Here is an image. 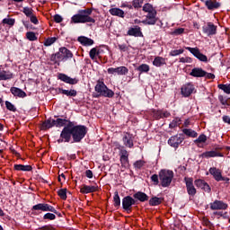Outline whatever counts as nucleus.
Masks as SVG:
<instances>
[{
  "mask_svg": "<svg viewBox=\"0 0 230 230\" xmlns=\"http://www.w3.org/2000/svg\"><path fill=\"white\" fill-rule=\"evenodd\" d=\"M163 200H164V198L154 196L149 199V206H161V204H163Z\"/></svg>",
  "mask_w": 230,
  "mask_h": 230,
  "instance_id": "34",
  "label": "nucleus"
},
{
  "mask_svg": "<svg viewBox=\"0 0 230 230\" xmlns=\"http://www.w3.org/2000/svg\"><path fill=\"white\" fill-rule=\"evenodd\" d=\"M145 164H146V162H145V160H137L133 164V166L135 170H141V168H143Z\"/></svg>",
  "mask_w": 230,
  "mask_h": 230,
  "instance_id": "41",
  "label": "nucleus"
},
{
  "mask_svg": "<svg viewBox=\"0 0 230 230\" xmlns=\"http://www.w3.org/2000/svg\"><path fill=\"white\" fill-rule=\"evenodd\" d=\"M10 91L13 96H17L18 98H26L27 96L26 93L21 88L13 86L11 87Z\"/></svg>",
  "mask_w": 230,
  "mask_h": 230,
  "instance_id": "30",
  "label": "nucleus"
},
{
  "mask_svg": "<svg viewBox=\"0 0 230 230\" xmlns=\"http://www.w3.org/2000/svg\"><path fill=\"white\" fill-rule=\"evenodd\" d=\"M85 175H86V177H87L88 179H93V171H91V170H86V171H85Z\"/></svg>",
  "mask_w": 230,
  "mask_h": 230,
  "instance_id": "61",
  "label": "nucleus"
},
{
  "mask_svg": "<svg viewBox=\"0 0 230 230\" xmlns=\"http://www.w3.org/2000/svg\"><path fill=\"white\" fill-rule=\"evenodd\" d=\"M58 195L62 200H67V189L58 190Z\"/></svg>",
  "mask_w": 230,
  "mask_h": 230,
  "instance_id": "40",
  "label": "nucleus"
},
{
  "mask_svg": "<svg viewBox=\"0 0 230 230\" xmlns=\"http://www.w3.org/2000/svg\"><path fill=\"white\" fill-rule=\"evenodd\" d=\"M58 80H60L61 82H64L65 84H69V85H76L78 82H80V79L75 77H70L69 75L64 74V73H59L58 74Z\"/></svg>",
  "mask_w": 230,
  "mask_h": 230,
  "instance_id": "12",
  "label": "nucleus"
},
{
  "mask_svg": "<svg viewBox=\"0 0 230 230\" xmlns=\"http://www.w3.org/2000/svg\"><path fill=\"white\" fill-rule=\"evenodd\" d=\"M54 21L57 23H60V22H62V21H64V18H62V16L60 14H55Z\"/></svg>",
  "mask_w": 230,
  "mask_h": 230,
  "instance_id": "58",
  "label": "nucleus"
},
{
  "mask_svg": "<svg viewBox=\"0 0 230 230\" xmlns=\"http://www.w3.org/2000/svg\"><path fill=\"white\" fill-rule=\"evenodd\" d=\"M94 8L81 9L77 14H74L71 17V24H85V22H96V20L91 17Z\"/></svg>",
  "mask_w": 230,
  "mask_h": 230,
  "instance_id": "3",
  "label": "nucleus"
},
{
  "mask_svg": "<svg viewBox=\"0 0 230 230\" xmlns=\"http://www.w3.org/2000/svg\"><path fill=\"white\" fill-rule=\"evenodd\" d=\"M223 121L224 123H227L228 125H230V117L227 115L223 116Z\"/></svg>",
  "mask_w": 230,
  "mask_h": 230,
  "instance_id": "62",
  "label": "nucleus"
},
{
  "mask_svg": "<svg viewBox=\"0 0 230 230\" xmlns=\"http://www.w3.org/2000/svg\"><path fill=\"white\" fill-rule=\"evenodd\" d=\"M5 107L7 111H11V112H17V108L13 105L10 101H5Z\"/></svg>",
  "mask_w": 230,
  "mask_h": 230,
  "instance_id": "46",
  "label": "nucleus"
},
{
  "mask_svg": "<svg viewBox=\"0 0 230 230\" xmlns=\"http://www.w3.org/2000/svg\"><path fill=\"white\" fill-rule=\"evenodd\" d=\"M184 141V134H177L174 135L172 137H171L167 143L170 146H172V148H179V146Z\"/></svg>",
  "mask_w": 230,
  "mask_h": 230,
  "instance_id": "10",
  "label": "nucleus"
},
{
  "mask_svg": "<svg viewBox=\"0 0 230 230\" xmlns=\"http://www.w3.org/2000/svg\"><path fill=\"white\" fill-rule=\"evenodd\" d=\"M57 119H51V118L46 119L41 124V130H49L53 127L57 128H62L58 143H82V140L87 136L89 128L87 126L77 124L75 121H71L67 119H60L55 115Z\"/></svg>",
  "mask_w": 230,
  "mask_h": 230,
  "instance_id": "1",
  "label": "nucleus"
},
{
  "mask_svg": "<svg viewBox=\"0 0 230 230\" xmlns=\"http://www.w3.org/2000/svg\"><path fill=\"white\" fill-rule=\"evenodd\" d=\"M26 39H28V40H30L31 42H34V40H38L39 38H37V35H35V32L28 31L26 32Z\"/></svg>",
  "mask_w": 230,
  "mask_h": 230,
  "instance_id": "45",
  "label": "nucleus"
},
{
  "mask_svg": "<svg viewBox=\"0 0 230 230\" xmlns=\"http://www.w3.org/2000/svg\"><path fill=\"white\" fill-rule=\"evenodd\" d=\"M113 206L114 208H119V206H121V199H119V194L118 193V191L114 192Z\"/></svg>",
  "mask_w": 230,
  "mask_h": 230,
  "instance_id": "38",
  "label": "nucleus"
},
{
  "mask_svg": "<svg viewBox=\"0 0 230 230\" xmlns=\"http://www.w3.org/2000/svg\"><path fill=\"white\" fill-rule=\"evenodd\" d=\"M137 204V200L134 199L131 196H126L122 199V209L128 215L132 213V207Z\"/></svg>",
  "mask_w": 230,
  "mask_h": 230,
  "instance_id": "9",
  "label": "nucleus"
},
{
  "mask_svg": "<svg viewBox=\"0 0 230 230\" xmlns=\"http://www.w3.org/2000/svg\"><path fill=\"white\" fill-rule=\"evenodd\" d=\"M57 40H58L57 37L48 38L44 42V46L46 47L51 46L52 44H55Z\"/></svg>",
  "mask_w": 230,
  "mask_h": 230,
  "instance_id": "48",
  "label": "nucleus"
},
{
  "mask_svg": "<svg viewBox=\"0 0 230 230\" xmlns=\"http://www.w3.org/2000/svg\"><path fill=\"white\" fill-rule=\"evenodd\" d=\"M68 58H73V52L66 47L59 48L58 52L52 54L50 57L51 62L58 64V62H66Z\"/></svg>",
  "mask_w": 230,
  "mask_h": 230,
  "instance_id": "5",
  "label": "nucleus"
},
{
  "mask_svg": "<svg viewBox=\"0 0 230 230\" xmlns=\"http://www.w3.org/2000/svg\"><path fill=\"white\" fill-rule=\"evenodd\" d=\"M207 141H208V137L205 134H201L199 136L197 139L194 140V143L195 145H197V146L200 147V144L206 143Z\"/></svg>",
  "mask_w": 230,
  "mask_h": 230,
  "instance_id": "37",
  "label": "nucleus"
},
{
  "mask_svg": "<svg viewBox=\"0 0 230 230\" xmlns=\"http://www.w3.org/2000/svg\"><path fill=\"white\" fill-rule=\"evenodd\" d=\"M57 218V216L53 213H46L44 216H43V220H56Z\"/></svg>",
  "mask_w": 230,
  "mask_h": 230,
  "instance_id": "52",
  "label": "nucleus"
},
{
  "mask_svg": "<svg viewBox=\"0 0 230 230\" xmlns=\"http://www.w3.org/2000/svg\"><path fill=\"white\" fill-rule=\"evenodd\" d=\"M218 89L226 93V94H230V84H218L217 85Z\"/></svg>",
  "mask_w": 230,
  "mask_h": 230,
  "instance_id": "42",
  "label": "nucleus"
},
{
  "mask_svg": "<svg viewBox=\"0 0 230 230\" xmlns=\"http://www.w3.org/2000/svg\"><path fill=\"white\" fill-rule=\"evenodd\" d=\"M95 93L93 94V98H102L103 96L104 98H113L114 97V92L103 81H97V84L94 87Z\"/></svg>",
  "mask_w": 230,
  "mask_h": 230,
  "instance_id": "4",
  "label": "nucleus"
},
{
  "mask_svg": "<svg viewBox=\"0 0 230 230\" xmlns=\"http://www.w3.org/2000/svg\"><path fill=\"white\" fill-rule=\"evenodd\" d=\"M208 172L210 175H213L215 181L220 182V179H222V171H220V169H217V167H210Z\"/></svg>",
  "mask_w": 230,
  "mask_h": 230,
  "instance_id": "28",
  "label": "nucleus"
},
{
  "mask_svg": "<svg viewBox=\"0 0 230 230\" xmlns=\"http://www.w3.org/2000/svg\"><path fill=\"white\" fill-rule=\"evenodd\" d=\"M58 91L60 94H65V96H67V98H75L78 94V92L75 89L66 90L64 88H58Z\"/></svg>",
  "mask_w": 230,
  "mask_h": 230,
  "instance_id": "24",
  "label": "nucleus"
},
{
  "mask_svg": "<svg viewBox=\"0 0 230 230\" xmlns=\"http://www.w3.org/2000/svg\"><path fill=\"white\" fill-rule=\"evenodd\" d=\"M107 71L109 75H115L116 73L119 75H124L128 74V68L127 66L110 67Z\"/></svg>",
  "mask_w": 230,
  "mask_h": 230,
  "instance_id": "18",
  "label": "nucleus"
},
{
  "mask_svg": "<svg viewBox=\"0 0 230 230\" xmlns=\"http://www.w3.org/2000/svg\"><path fill=\"white\" fill-rule=\"evenodd\" d=\"M2 24H7L8 26H13L15 24V19H13V18H4L2 21Z\"/></svg>",
  "mask_w": 230,
  "mask_h": 230,
  "instance_id": "47",
  "label": "nucleus"
},
{
  "mask_svg": "<svg viewBox=\"0 0 230 230\" xmlns=\"http://www.w3.org/2000/svg\"><path fill=\"white\" fill-rule=\"evenodd\" d=\"M217 31L218 26L215 25L213 22H205L204 25L202 26V33H204V35H207V37H215Z\"/></svg>",
  "mask_w": 230,
  "mask_h": 230,
  "instance_id": "8",
  "label": "nucleus"
},
{
  "mask_svg": "<svg viewBox=\"0 0 230 230\" xmlns=\"http://www.w3.org/2000/svg\"><path fill=\"white\" fill-rule=\"evenodd\" d=\"M31 211H49L50 213H54V215H58V217H62V214L55 209V207L48 204V203H40L34 205L31 208Z\"/></svg>",
  "mask_w": 230,
  "mask_h": 230,
  "instance_id": "7",
  "label": "nucleus"
},
{
  "mask_svg": "<svg viewBox=\"0 0 230 230\" xmlns=\"http://www.w3.org/2000/svg\"><path fill=\"white\" fill-rule=\"evenodd\" d=\"M80 191L84 195H87V193H94V191H98V185L95 184L93 186H89L84 184L83 187H81Z\"/></svg>",
  "mask_w": 230,
  "mask_h": 230,
  "instance_id": "25",
  "label": "nucleus"
},
{
  "mask_svg": "<svg viewBox=\"0 0 230 230\" xmlns=\"http://www.w3.org/2000/svg\"><path fill=\"white\" fill-rule=\"evenodd\" d=\"M158 177L160 181V186L162 188H169L173 181L174 173L173 171L168 169H162L158 172Z\"/></svg>",
  "mask_w": 230,
  "mask_h": 230,
  "instance_id": "6",
  "label": "nucleus"
},
{
  "mask_svg": "<svg viewBox=\"0 0 230 230\" xmlns=\"http://www.w3.org/2000/svg\"><path fill=\"white\" fill-rule=\"evenodd\" d=\"M205 6H207L208 10H210V11L218 10V8L222 6V3L217 0H207L205 2Z\"/></svg>",
  "mask_w": 230,
  "mask_h": 230,
  "instance_id": "23",
  "label": "nucleus"
},
{
  "mask_svg": "<svg viewBox=\"0 0 230 230\" xmlns=\"http://www.w3.org/2000/svg\"><path fill=\"white\" fill-rule=\"evenodd\" d=\"M164 64H166V60L162 57H156L153 61V66H155V67H161Z\"/></svg>",
  "mask_w": 230,
  "mask_h": 230,
  "instance_id": "36",
  "label": "nucleus"
},
{
  "mask_svg": "<svg viewBox=\"0 0 230 230\" xmlns=\"http://www.w3.org/2000/svg\"><path fill=\"white\" fill-rule=\"evenodd\" d=\"M181 134H183V137L184 136H187V137H197L199 136V133L191 128H183Z\"/></svg>",
  "mask_w": 230,
  "mask_h": 230,
  "instance_id": "35",
  "label": "nucleus"
},
{
  "mask_svg": "<svg viewBox=\"0 0 230 230\" xmlns=\"http://www.w3.org/2000/svg\"><path fill=\"white\" fill-rule=\"evenodd\" d=\"M22 12L24 13V15H26V17H31V15H33V9L28 6L23 7Z\"/></svg>",
  "mask_w": 230,
  "mask_h": 230,
  "instance_id": "51",
  "label": "nucleus"
},
{
  "mask_svg": "<svg viewBox=\"0 0 230 230\" xmlns=\"http://www.w3.org/2000/svg\"><path fill=\"white\" fill-rule=\"evenodd\" d=\"M218 100L222 105H229V103H227V99H226L224 95H219Z\"/></svg>",
  "mask_w": 230,
  "mask_h": 230,
  "instance_id": "56",
  "label": "nucleus"
},
{
  "mask_svg": "<svg viewBox=\"0 0 230 230\" xmlns=\"http://www.w3.org/2000/svg\"><path fill=\"white\" fill-rule=\"evenodd\" d=\"M143 12L147 13L146 15V19L141 21L138 19H136L134 21L135 24H145V26H155L156 24L157 21H159V18L157 17V10L154 8V5L150 3H146L143 5L142 8Z\"/></svg>",
  "mask_w": 230,
  "mask_h": 230,
  "instance_id": "2",
  "label": "nucleus"
},
{
  "mask_svg": "<svg viewBox=\"0 0 230 230\" xmlns=\"http://www.w3.org/2000/svg\"><path fill=\"white\" fill-rule=\"evenodd\" d=\"M13 168L14 170H16V172H31L33 170V167H31V165L24 164H14Z\"/></svg>",
  "mask_w": 230,
  "mask_h": 230,
  "instance_id": "33",
  "label": "nucleus"
},
{
  "mask_svg": "<svg viewBox=\"0 0 230 230\" xmlns=\"http://www.w3.org/2000/svg\"><path fill=\"white\" fill-rule=\"evenodd\" d=\"M122 141L128 148H134V135L126 133L122 137Z\"/></svg>",
  "mask_w": 230,
  "mask_h": 230,
  "instance_id": "21",
  "label": "nucleus"
},
{
  "mask_svg": "<svg viewBox=\"0 0 230 230\" xmlns=\"http://www.w3.org/2000/svg\"><path fill=\"white\" fill-rule=\"evenodd\" d=\"M181 121L182 120L180 118H174L169 124V128H176V127H180Z\"/></svg>",
  "mask_w": 230,
  "mask_h": 230,
  "instance_id": "39",
  "label": "nucleus"
},
{
  "mask_svg": "<svg viewBox=\"0 0 230 230\" xmlns=\"http://www.w3.org/2000/svg\"><path fill=\"white\" fill-rule=\"evenodd\" d=\"M185 49H187V51H190V53H191V55H193V57L198 58V60H199V62L208 63V56L202 54L199 48L185 47Z\"/></svg>",
  "mask_w": 230,
  "mask_h": 230,
  "instance_id": "11",
  "label": "nucleus"
},
{
  "mask_svg": "<svg viewBox=\"0 0 230 230\" xmlns=\"http://www.w3.org/2000/svg\"><path fill=\"white\" fill-rule=\"evenodd\" d=\"M121 8H128V10H132L133 5L128 4H122Z\"/></svg>",
  "mask_w": 230,
  "mask_h": 230,
  "instance_id": "63",
  "label": "nucleus"
},
{
  "mask_svg": "<svg viewBox=\"0 0 230 230\" xmlns=\"http://www.w3.org/2000/svg\"><path fill=\"white\" fill-rule=\"evenodd\" d=\"M77 40L82 44V46H93V44H94V40L93 39L85 36H79Z\"/></svg>",
  "mask_w": 230,
  "mask_h": 230,
  "instance_id": "31",
  "label": "nucleus"
},
{
  "mask_svg": "<svg viewBox=\"0 0 230 230\" xmlns=\"http://www.w3.org/2000/svg\"><path fill=\"white\" fill-rule=\"evenodd\" d=\"M127 35L128 37H143V31H141V27L135 25L128 29Z\"/></svg>",
  "mask_w": 230,
  "mask_h": 230,
  "instance_id": "20",
  "label": "nucleus"
},
{
  "mask_svg": "<svg viewBox=\"0 0 230 230\" xmlns=\"http://www.w3.org/2000/svg\"><path fill=\"white\" fill-rule=\"evenodd\" d=\"M194 184L197 188H200V190H203V191H206V193H211V187L206 181L198 179L194 181Z\"/></svg>",
  "mask_w": 230,
  "mask_h": 230,
  "instance_id": "19",
  "label": "nucleus"
},
{
  "mask_svg": "<svg viewBox=\"0 0 230 230\" xmlns=\"http://www.w3.org/2000/svg\"><path fill=\"white\" fill-rule=\"evenodd\" d=\"M150 115L154 118V119H162L163 118H170L171 114L167 111H163V110H150Z\"/></svg>",
  "mask_w": 230,
  "mask_h": 230,
  "instance_id": "14",
  "label": "nucleus"
},
{
  "mask_svg": "<svg viewBox=\"0 0 230 230\" xmlns=\"http://www.w3.org/2000/svg\"><path fill=\"white\" fill-rule=\"evenodd\" d=\"M96 51H97V49L96 48H93L90 52H89V55H90V58L92 60H93V62H98V58H96Z\"/></svg>",
  "mask_w": 230,
  "mask_h": 230,
  "instance_id": "49",
  "label": "nucleus"
},
{
  "mask_svg": "<svg viewBox=\"0 0 230 230\" xmlns=\"http://www.w3.org/2000/svg\"><path fill=\"white\" fill-rule=\"evenodd\" d=\"M137 71H139V73H148L150 71V66L142 64L137 68Z\"/></svg>",
  "mask_w": 230,
  "mask_h": 230,
  "instance_id": "43",
  "label": "nucleus"
},
{
  "mask_svg": "<svg viewBox=\"0 0 230 230\" xmlns=\"http://www.w3.org/2000/svg\"><path fill=\"white\" fill-rule=\"evenodd\" d=\"M220 181H226V182H229V178L221 176Z\"/></svg>",
  "mask_w": 230,
  "mask_h": 230,
  "instance_id": "64",
  "label": "nucleus"
},
{
  "mask_svg": "<svg viewBox=\"0 0 230 230\" xmlns=\"http://www.w3.org/2000/svg\"><path fill=\"white\" fill-rule=\"evenodd\" d=\"M205 78L208 80H215V75L206 72Z\"/></svg>",
  "mask_w": 230,
  "mask_h": 230,
  "instance_id": "59",
  "label": "nucleus"
},
{
  "mask_svg": "<svg viewBox=\"0 0 230 230\" xmlns=\"http://www.w3.org/2000/svg\"><path fill=\"white\" fill-rule=\"evenodd\" d=\"M13 74L10 70H0V81L1 80H12Z\"/></svg>",
  "mask_w": 230,
  "mask_h": 230,
  "instance_id": "32",
  "label": "nucleus"
},
{
  "mask_svg": "<svg viewBox=\"0 0 230 230\" xmlns=\"http://www.w3.org/2000/svg\"><path fill=\"white\" fill-rule=\"evenodd\" d=\"M182 53H184V49H180L171 50L169 55L170 57H179V55H182Z\"/></svg>",
  "mask_w": 230,
  "mask_h": 230,
  "instance_id": "50",
  "label": "nucleus"
},
{
  "mask_svg": "<svg viewBox=\"0 0 230 230\" xmlns=\"http://www.w3.org/2000/svg\"><path fill=\"white\" fill-rule=\"evenodd\" d=\"M180 62L181 64H191V62H193V59H191V58H181Z\"/></svg>",
  "mask_w": 230,
  "mask_h": 230,
  "instance_id": "54",
  "label": "nucleus"
},
{
  "mask_svg": "<svg viewBox=\"0 0 230 230\" xmlns=\"http://www.w3.org/2000/svg\"><path fill=\"white\" fill-rule=\"evenodd\" d=\"M119 150V155H120V158H119L120 164L124 168H127V166H128V151H127V149H125L124 146H120Z\"/></svg>",
  "mask_w": 230,
  "mask_h": 230,
  "instance_id": "15",
  "label": "nucleus"
},
{
  "mask_svg": "<svg viewBox=\"0 0 230 230\" xmlns=\"http://www.w3.org/2000/svg\"><path fill=\"white\" fill-rule=\"evenodd\" d=\"M184 182L187 189V193L190 197H195L197 195V189H195V185H193V178L185 177Z\"/></svg>",
  "mask_w": 230,
  "mask_h": 230,
  "instance_id": "13",
  "label": "nucleus"
},
{
  "mask_svg": "<svg viewBox=\"0 0 230 230\" xmlns=\"http://www.w3.org/2000/svg\"><path fill=\"white\" fill-rule=\"evenodd\" d=\"M134 200H138V202H147L148 199H150L146 193L143 191H137L135 194H133Z\"/></svg>",
  "mask_w": 230,
  "mask_h": 230,
  "instance_id": "26",
  "label": "nucleus"
},
{
  "mask_svg": "<svg viewBox=\"0 0 230 230\" xmlns=\"http://www.w3.org/2000/svg\"><path fill=\"white\" fill-rule=\"evenodd\" d=\"M119 49H120V51H127V49H128V48L127 47V44H119Z\"/></svg>",
  "mask_w": 230,
  "mask_h": 230,
  "instance_id": "60",
  "label": "nucleus"
},
{
  "mask_svg": "<svg viewBox=\"0 0 230 230\" xmlns=\"http://www.w3.org/2000/svg\"><path fill=\"white\" fill-rule=\"evenodd\" d=\"M194 92L195 85H193V84L191 83L184 84L181 89V93L182 96H184V98H190V96H191V94H193Z\"/></svg>",
  "mask_w": 230,
  "mask_h": 230,
  "instance_id": "16",
  "label": "nucleus"
},
{
  "mask_svg": "<svg viewBox=\"0 0 230 230\" xmlns=\"http://www.w3.org/2000/svg\"><path fill=\"white\" fill-rule=\"evenodd\" d=\"M227 208H229V205L223 200L216 199L214 202L210 203V209H212V211H217L219 209L226 210Z\"/></svg>",
  "mask_w": 230,
  "mask_h": 230,
  "instance_id": "17",
  "label": "nucleus"
},
{
  "mask_svg": "<svg viewBox=\"0 0 230 230\" xmlns=\"http://www.w3.org/2000/svg\"><path fill=\"white\" fill-rule=\"evenodd\" d=\"M206 75V71L202 67H194L190 73V75L194 78H204Z\"/></svg>",
  "mask_w": 230,
  "mask_h": 230,
  "instance_id": "22",
  "label": "nucleus"
},
{
  "mask_svg": "<svg viewBox=\"0 0 230 230\" xmlns=\"http://www.w3.org/2000/svg\"><path fill=\"white\" fill-rule=\"evenodd\" d=\"M182 33H184V28H178L172 32V35H182Z\"/></svg>",
  "mask_w": 230,
  "mask_h": 230,
  "instance_id": "55",
  "label": "nucleus"
},
{
  "mask_svg": "<svg viewBox=\"0 0 230 230\" xmlns=\"http://www.w3.org/2000/svg\"><path fill=\"white\" fill-rule=\"evenodd\" d=\"M111 15H113L115 17H120L121 19H125V11L121 10L118 7H113L109 10Z\"/></svg>",
  "mask_w": 230,
  "mask_h": 230,
  "instance_id": "29",
  "label": "nucleus"
},
{
  "mask_svg": "<svg viewBox=\"0 0 230 230\" xmlns=\"http://www.w3.org/2000/svg\"><path fill=\"white\" fill-rule=\"evenodd\" d=\"M29 18L32 24H39V19H37V16H35V14L29 16Z\"/></svg>",
  "mask_w": 230,
  "mask_h": 230,
  "instance_id": "57",
  "label": "nucleus"
},
{
  "mask_svg": "<svg viewBox=\"0 0 230 230\" xmlns=\"http://www.w3.org/2000/svg\"><path fill=\"white\" fill-rule=\"evenodd\" d=\"M151 181L154 186H159V182H161V181L159 180V174H153L151 176Z\"/></svg>",
  "mask_w": 230,
  "mask_h": 230,
  "instance_id": "53",
  "label": "nucleus"
},
{
  "mask_svg": "<svg viewBox=\"0 0 230 230\" xmlns=\"http://www.w3.org/2000/svg\"><path fill=\"white\" fill-rule=\"evenodd\" d=\"M143 3H145V0H133L132 5L135 10H139V8H142Z\"/></svg>",
  "mask_w": 230,
  "mask_h": 230,
  "instance_id": "44",
  "label": "nucleus"
},
{
  "mask_svg": "<svg viewBox=\"0 0 230 230\" xmlns=\"http://www.w3.org/2000/svg\"><path fill=\"white\" fill-rule=\"evenodd\" d=\"M201 156L205 159H209L211 157H224V154L218 151H206L202 153Z\"/></svg>",
  "mask_w": 230,
  "mask_h": 230,
  "instance_id": "27",
  "label": "nucleus"
}]
</instances>
